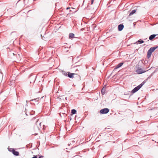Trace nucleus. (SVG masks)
I'll return each mask as SVG.
<instances>
[{
    "instance_id": "7",
    "label": "nucleus",
    "mask_w": 158,
    "mask_h": 158,
    "mask_svg": "<svg viewBox=\"0 0 158 158\" xmlns=\"http://www.w3.org/2000/svg\"><path fill=\"white\" fill-rule=\"evenodd\" d=\"M10 151L15 156H18L19 155V152L17 151H15L14 149H12V150Z\"/></svg>"
},
{
    "instance_id": "3",
    "label": "nucleus",
    "mask_w": 158,
    "mask_h": 158,
    "mask_svg": "<svg viewBox=\"0 0 158 158\" xmlns=\"http://www.w3.org/2000/svg\"><path fill=\"white\" fill-rule=\"evenodd\" d=\"M136 69V72L138 74H141L145 73L147 71L143 70L140 67H137Z\"/></svg>"
},
{
    "instance_id": "1",
    "label": "nucleus",
    "mask_w": 158,
    "mask_h": 158,
    "mask_svg": "<svg viewBox=\"0 0 158 158\" xmlns=\"http://www.w3.org/2000/svg\"><path fill=\"white\" fill-rule=\"evenodd\" d=\"M157 48V47H152L150 48L147 52V56L148 58H149L151 57L152 53Z\"/></svg>"
},
{
    "instance_id": "2",
    "label": "nucleus",
    "mask_w": 158,
    "mask_h": 158,
    "mask_svg": "<svg viewBox=\"0 0 158 158\" xmlns=\"http://www.w3.org/2000/svg\"><path fill=\"white\" fill-rule=\"evenodd\" d=\"M145 83V82L144 81L139 85L135 87L132 90V93H134L138 91L143 86Z\"/></svg>"
},
{
    "instance_id": "9",
    "label": "nucleus",
    "mask_w": 158,
    "mask_h": 158,
    "mask_svg": "<svg viewBox=\"0 0 158 158\" xmlns=\"http://www.w3.org/2000/svg\"><path fill=\"white\" fill-rule=\"evenodd\" d=\"M123 63H121L118 64L114 68V69H117L118 68L121 67L123 65Z\"/></svg>"
},
{
    "instance_id": "4",
    "label": "nucleus",
    "mask_w": 158,
    "mask_h": 158,
    "mask_svg": "<svg viewBox=\"0 0 158 158\" xmlns=\"http://www.w3.org/2000/svg\"><path fill=\"white\" fill-rule=\"evenodd\" d=\"M109 111V110L107 108H105L101 109L100 110V113L101 114H106Z\"/></svg>"
},
{
    "instance_id": "6",
    "label": "nucleus",
    "mask_w": 158,
    "mask_h": 158,
    "mask_svg": "<svg viewBox=\"0 0 158 158\" xmlns=\"http://www.w3.org/2000/svg\"><path fill=\"white\" fill-rule=\"evenodd\" d=\"M68 76L71 78H73L74 77V75H77L75 73H71L69 72L68 73Z\"/></svg>"
},
{
    "instance_id": "18",
    "label": "nucleus",
    "mask_w": 158,
    "mask_h": 158,
    "mask_svg": "<svg viewBox=\"0 0 158 158\" xmlns=\"http://www.w3.org/2000/svg\"><path fill=\"white\" fill-rule=\"evenodd\" d=\"M67 73H64V75H67Z\"/></svg>"
},
{
    "instance_id": "16",
    "label": "nucleus",
    "mask_w": 158,
    "mask_h": 158,
    "mask_svg": "<svg viewBox=\"0 0 158 158\" xmlns=\"http://www.w3.org/2000/svg\"><path fill=\"white\" fill-rule=\"evenodd\" d=\"M38 158H44V156H40Z\"/></svg>"
},
{
    "instance_id": "13",
    "label": "nucleus",
    "mask_w": 158,
    "mask_h": 158,
    "mask_svg": "<svg viewBox=\"0 0 158 158\" xmlns=\"http://www.w3.org/2000/svg\"><path fill=\"white\" fill-rule=\"evenodd\" d=\"M144 42V41L143 40H138V41L137 42V44H141Z\"/></svg>"
},
{
    "instance_id": "10",
    "label": "nucleus",
    "mask_w": 158,
    "mask_h": 158,
    "mask_svg": "<svg viewBox=\"0 0 158 158\" xmlns=\"http://www.w3.org/2000/svg\"><path fill=\"white\" fill-rule=\"evenodd\" d=\"M158 35H150L149 37V40H152L156 36H157Z\"/></svg>"
},
{
    "instance_id": "17",
    "label": "nucleus",
    "mask_w": 158,
    "mask_h": 158,
    "mask_svg": "<svg viewBox=\"0 0 158 158\" xmlns=\"http://www.w3.org/2000/svg\"><path fill=\"white\" fill-rule=\"evenodd\" d=\"M94 2V0H91V4H92Z\"/></svg>"
},
{
    "instance_id": "19",
    "label": "nucleus",
    "mask_w": 158,
    "mask_h": 158,
    "mask_svg": "<svg viewBox=\"0 0 158 158\" xmlns=\"http://www.w3.org/2000/svg\"><path fill=\"white\" fill-rule=\"evenodd\" d=\"M35 100V99H31V101H33V100Z\"/></svg>"
},
{
    "instance_id": "5",
    "label": "nucleus",
    "mask_w": 158,
    "mask_h": 158,
    "mask_svg": "<svg viewBox=\"0 0 158 158\" xmlns=\"http://www.w3.org/2000/svg\"><path fill=\"white\" fill-rule=\"evenodd\" d=\"M74 36L75 35L73 33H70L69 34V39L73 38L79 39L78 37H75Z\"/></svg>"
},
{
    "instance_id": "14",
    "label": "nucleus",
    "mask_w": 158,
    "mask_h": 158,
    "mask_svg": "<svg viewBox=\"0 0 158 158\" xmlns=\"http://www.w3.org/2000/svg\"><path fill=\"white\" fill-rule=\"evenodd\" d=\"M76 111L75 110L73 109L72 110L71 113H72V114H75L76 113Z\"/></svg>"
},
{
    "instance_id": "12",
    "label": "nucleus",
    "mask_w": 158,
    "mask_h": 158,
    "mask_svg": "<svg viewBox=\"0 0 158 158\" xmlns=\"http://www.w3.org/2000/svg\"><path fill=\"white\" fill-rule=\"evenodd\" d=\"M105 89L104 88H103L102 90H101V93L102 94L104 95L105 93Z\"/></svg>"
},
{
    "instance_id": "15",
    "label": "nucleus",
    "mask_w": 158,
    "mask_h": 158,
    "mask_svg": "<svg viewBox=\"0 0 158 158\" xmlns=\"http://www.w3.org/2000/svg\"><path fill=\"white\" fill-rule=\"evenodd\" d=\"M38 155H36V156H34L32 158H37V156H38Z\"/></svg>"
},
{
    "instance_id": "11",
    "label": "nucleus",
    "mask_w": 158,
    "mask_h": 158,
    "mask_svg": "<svg viewBox=\"0 0 158 158\" xmlns=\"http://www.w3.org/2000/svg\"><path fill=\"white\" fill-rule=\"evenodd\" d=\"M136 12V10H132L129 14V16H130L134 14Z\"/></svg>"
},
{
    "instance_id": "20",
    "label": "nucleus",
    "mask_w": 158,
    "mask_h": 158,
    "mask_svg": "<svg viewBox=\"0 0 158 158\" xmlns=\"http://www.w3.org/2000/svg\"><path fill=\"white\" fill-rule=\"evenodd\" d=\"M69 9V8H67V9Z\"/></svg>"
},
{
    "instance_id": "8",
    "label": "nucleus",
    "mask_w": 158,
    "mask_h": 158,
    "mask_svg": "<svg viewBox=\"0 0 158 158\" xmlns=\"http://www.w3.org/2000/svg\"><path fill=\"white\" fill-rule=\"evenodd\" d=\"M124 27V25L122 24H120L118 26V29L119 31H121Z\"/></svg>"
}]
</instances>
